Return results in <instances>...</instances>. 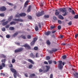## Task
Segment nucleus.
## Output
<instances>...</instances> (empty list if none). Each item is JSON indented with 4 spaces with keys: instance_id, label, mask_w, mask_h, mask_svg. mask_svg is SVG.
<instances>
[{
    "instance_id": "obj_5",
    "label": "nucleus",
    "mask_w": 78,
    "mask_h": 78,
    "mask_svg": "<svg viewBox=\"0 0 78 78\" xmlns=\"http://www.w3.org/2000/svg\"><path fill=\"white\" fill-rule=\"evenodd\" d=\"M23 50V48H21L17 49H16L15 50V53H19V52H21Z\"/></svg>"
},
{
    "instance_id": "obj_21",
    "label": "nucleus",
    "mask_w": 78,
    "mask_h": 78,
    "mask_svg": "<svg viewBox=\"0 0 78 78\" xmlns=\"http://www.w3.org/2000/svg\"><path fill=\"white\" fill-rule=\"evenodd\" d=\"M16 23L15 21H12V22H11L10 23V25H12V24H14V25H16Z\"/></svg>"
},
{
    "instance_id": "obj_1",
    "label": "nucleus",
    "mask_w": 78,
    "mask_h": 78,
    "mask_svg": "<svg viewBox=\"0 0 78 78\" xmlns=\"http://www.w3.org/2000/svg\"><path fill=\"white\" fill-rule=\"evenodd\" d=\"M10 70L12 72H13V73H14L13 74V76L14 78H17V71L16 70L13 68H10Z\"/></svg>"
},
{
    "instance_id": "obj_48",
    "label": "nucleus",
    "mask_w": 78,
    "mask_h": 78,
    "mask_svg": "<svg viewBox=\"0 0 78 78\" xmlns=\"http://www.w3.org/2000/svg\"><path fill=\"white\" fill-rule=\"evenodd\" d=\"M66 55H63L62 57L63 59H65L66 58Z\"/></svg>"
},
{
    "instance_id": "obj_38",
    "label": "nucleus",
    "mask_w": 78,
    "mask_h": 78,
    "mask_svg": "<svg viewBox=\"0 0 78 78\" xmlns=\"http://www.w3.org/2000/svg\"><path fill=\"white\" fill-rule=\"evenodd\" d=\"M39 30V29L38 28V27L37 26H36L35 27V31H38V30Z\"/></svg>"
},
{
    "instance_id": "obj_14",
    "label": "nucleus",
    "mask_w": 78,
    "mask_h": 78,
    "mask_svg": "<svg viewBox=\"0 0 78 78\" xmlns=\"http://www.w3.org/2000/svg\"><path fill=\"white\" fill-rule=\"evenodd\" d=\"M46 69L45 70V72H48L49 71V70H50V66H46Z\"/></svg>"
},
{
    "instance_id": "obj_46",
    "label": "nucleus",
    "mask_w": 78,
    "mask_h": 78,
    "mask_svg": "<svg viewBox=\"0 0 78 78\" xmlns=\"http://www.w3.org/2000/svg\"><path fill=\"white\" fill-rule=\"evenodd\" d=\"M58 30H60L61 29V26H58Z\"/></svg>"
},
{
    "instance_id": "obj_61",
    "label": "nucleus",
    "mask_w": 78,
    "mask_h": 78,
    "mask_svg": "<svg viewBox=\"0 0 78 78\" xmlns=\"http://www.w3.org/2000/svg\"><path fill=\"white\" fill-rule=\"evenodd\" d=\"M66 44H67L66 43H62L61 44L62 45H66Z\"/></svg>"
},
{
    "instance_id": "obj_6",
    "label": "nucleus",
    "mask_w": 78,
    "mask_h": 78,
    "mask_svg": "<svg viewBox=\"0 0 78 78\" xmlns=\"http://www.w3.org/2000/svg\"><path fill=\"white\" fill-rule=\"evenodd\" d=\"M37 40V38H34L33 41L31 42L30 45H33L35 43V42H36V41Z\"/></svg>"
},
{
    "instance_id": "obj_13",
    "label": "nucleus",
    "mask_w": 78,
    "mask_h": 78,
    "mask_svg": "<svg viewBox=\"0 0 78 78\" xmlns=\"http://www.w3.org/2000/svg\"><path fill=\"white\" fill-rule=\"evenodd\" d=\"M73 75L74 77H76V78H78V73H76L75 74V73H73Z\"/></svg>"
},
{
    "instance_id": "obj_30",
    "label": "nucleus",
    "mask_w": 78,
    "mask_h": 78,
    "mask_svg": "<svg viewBox=\"0 0 78 78\" xmlns=\"http://www.w3.org/2000/svg\"><path fill=\"white\" fill-rule=\"evenodd\" d=\"M46 60H49V59H50V57L49 56H47L46 57Z\"/></svg>"
},
{
    "instance_id": "obj_47",
    "label": "nucleus",
    "mask_w": 78,
    "mask_h": 78,
    "mask_svg": "<svg viewBox=\"0 0 78 78\" xmlns=\"http://www.w3.org/2000/svg\"><path fill=\"white\" fill-rule=\"evenodd\" d=\"M58 23H59V24H61L62 21L60 20H58Z\"/></svg>"
},
{
    "instance_id": "obj_32",
    "label": "nucleus",
    "mask_w": 78,
    "mask_h": 78,
    "mask_svg": "<svg viewBox=\"0 0 78 78\" xmlns=\"http://www.w3.org/2000/svg\"><path fill=\"white\" fill-rule=\"evenodd\" d=\"M20 15H15V17H16V18H20Z\"/></svg>"
},
{
    "instance_id": "obj_41",
    "label": "nucleus",
    "mask_w": 78,
    "mask_h": 78,
    "mask_svg": "<svg viewBox=\"0 0 78 78\" xmlns=\"http://www.w3.org/2000/svg\"><path fill=\"white\" fill-rule=\"evenodd\" d=\"M34 49L35 50H38V47H35L34 48Z\"/></svg>"
},
{
    "instance_id": "obj_34",
    "label": "nucleus",
    "mask_w": 78,
    "mask_h": 78,
    "mask_svg": "<svg viewBox=\"0 0 78 78\" xmlns=\"http://www.w3.org/2000/svg\"><path fill=\"white\" fill-rule=\"evenodd\" d=\"M48 62L49 64H52V60H48Z\"/></svg>"
},
{
    "instance_id": "obj_23",
    "label": "nucleus",
    "mask_w": 78,
    "mask_h": 78,
    "mask_svg": "<svg viewBox=\"0 0 78 78\" xmlns=\"http://www.w3.org/2000/svg\"><path fill=\"white\" fill-rule=\"evenodd\" d=\"M18 34V32H16V33H15L12 35V37H16L17 35Z\"/></svg>"
},
{
    "instance_id": "obj_63",
    "label": "nucleus",
    "mask_w": 78,
    "mask_h": 78,
    "mask_svg": "<svg viewBox=\"0 0 78 78\" xmlns=\"http://www.w3.org/2000/svg\"><path fill=\"white\" fill-rule=\"evenodd\" d=\"M15 44L17 45H20V43H18V42L15 43Z\"/></svg>"
},
{
    "instance_id": "obj_29",
    "label": "nucleus",
    "mask_w": 78,
    "mask_h": 78,
    "mask_svg": "<svg viewBox=\"0 0 78 78\" xmlns=\"http://www.w3.org/2000/svg\"><path fill=\"white\" fill-rule=\"evenodd\" d=\"M46 43L48 45H50V41L48 40H47L46 41Z\"/></svg>"
},
{
    "instance_id": "obj_59",
    "label": "nucleus",
    "mask_w": 78,
    "mask_h": 78,
    "mask_svg": "<svg viewBox=\"0 0 78 78\" xmlns=\"http://www.w3.org/2000/svg\"><path fill=\"white\" fill-rule=\"evenodd\" d=\"M39 71L40 72V73H41V72H42V69H40L39 70Z\"/></svg>"
},
{
    "instance_id": "obj_16",
    "label": "nucleus",
    "mask_w": 78,
    "mask_h": 78,
    "mask_svg": "<svg viewBox=\"0 0 78 78\" xmlns=\"http://www.w3.org/2000/svg\"><path fill=\"white\" fill-rule=\"evenodd\" d=\"M50 34H51V32L50 31H48L45 33V35H47V36Z\"/></svg>"
},
{
    "instance_id": "obj_33",
    "label": "nucleus",
    "mask_w": 78,
    "mask_h": 78,
    "mask_svg": "<svg viewBox=\"0 0 78 78\" xmlns=\"http://www.w3.org/2000/svg\"><path fill=\"white\" fill-rule=\"evenodd\" d=\"M33 65L31 64L29 65L28 69H31L33 67Z\"/></svg>"
},
{
    "instance_id": "obj_58",
    "label": "nucleus",
    "mask_w": 78,
    "mask_h": 78,
    "mask_svg": "<svg viewBox=\"0 0 78 78\" xmlns=\"http://www.w3.org/2000/svg\"><path fill=\"white\" fill-rule=\"evenodd\" d=\"M0 74V75H1V76H2V75H3V76H5V74H4L3 73H1Z\"/></svg>"
},
{
    "instance_id": "obj_11",
    "label": "nucleus",
    "mask_w": 78,
    "mask_h": 78,
    "mask_svg": "<svg viewBox=\"0 0 78 78\" xmlns=\"http://www.w3.org/2000/svg\"><path fill=\"white\" fill-rule=\"evenodd\" d=\"M27 61L28 62H30L31 64H34V62L33 61V60L30 59H28L27 60Z\"/></svg>"
},
{
    "instance_id": "obj_25",
    "label": "nucleus",
    "mask_w": 78,
    "mask_h": 78,
    "mask_svg": "<svg viewBox=\"0 0 78 78\" xmlns=\"http://www.w3.org/2000/svg\"><path fill=\"white\" fill-rule=\"evenodd\" d=\"M9 30H14V28L13 27H11L9 28Z\"/></svg>"
},
{
    "instance_id": "obj_7",
    "label": "nucleus",
    "mask_w": 78,
    "mask_h": 78,
    "mask_svg": "<svg viewBox=\"0 0 78 78\" xmlns=\"http://www.w3.org/2000/svg\"><path fill=\"white\" fill-rule=\"evenodd\" d=\"M59 64L58 66V68L59 69H62V61H58Z\"/></svg>"
},
{
    "instance_id": "obj_35",
    "label": "nucleus",
    "mask_w": 78,
    "mask_h": 78,
    "mask_svg": "<svg viewBox=\"0 0 78 78\" xmlns=\"http://www.w3.org/2000/svg\"><path fill=\"white\" fill-rule=\"evenodd\" d=\"M0 16H1V17H4V16H5V14L4 13L0 14Z\"/></svg>"
},
{
    "instance_id": "obj_62",
    "label": "nucleus",
    "mask_w": 78,
    "mask_h": 78,
    "mask_svg": "<svg viewBox=\"0 0 78 78\" xmlns=\"http://www.w3.org/2000/svg\"><path fill=\"white\" fill-rule=\"evenodd\" d=\"M44 64H48V62H46V61H45L44 62Z\"/></svg>"
},
{
    "instance_id": "obj_26",
    "label": "nucleus",
    "mask_w": 78,
    "mask_h": 78,
    "mask_svg": "<svg viewBox=\"0 0 78 78\" xmlns=\"http://www.w3.org/2000/svg\"><path fill=\"white\" fill-rule=\"evenodd\" d=\"M52 49V50L54 52L56 51H58V49L56 48H53Z\"/></svg>"
},
{
    "instance_id": "obj_2",
    "label": "nucleus",
    "mask_w": 78,
    "mask_h": 78,
    "mask_svg": "<svg viewBox=\"0 0 78 78\" xmlns=\"http://www.w3.org/2000/svg\"><path fill=\"white\" fill-rule=\"evenodd\" d=\"M60 11L62 12H65L64 14H63L62 16H67V10L66 9V8H61L60 9Z\"/></svg>"
},
{
    "instance_id": "obj_39",
    "label": "nucleus",
    "mask_w": 78,
    "mask_h": 78,
    "mask_svg": "<svg viewBox=\"0 0 78 78\" xmlns=\"http://www.w3.org/2000/svg\"><path fill=\"white\" fill-rule=\"evenodd\" d=\"M2 31H6V29L5 27H3L2 28Z\"/></svg>"
},
{
    "instance_id": "obj_45",
    "label": "nucleus",
    "mask_w": 78,
    "mask_h": 78,
    "mask_svg": "<svg viewBox=\"0 0 78 78\" xmlns=\"http://www.w3.org/2000/svg\"><path fill=\"white\" fill-rule=\"evenodd\" d=\"M2 66L3 67H5V64L4 63H2Z\"/></svg>"
},
{
    "instance_id": "obj_19",
    "label": "nucleus",
    "mask_w": 78,
    "mask_h": 78,
    "mask_svg": "<svg viewBox=\"0 0 78 78\" xmlns=\"http://www.w3.org/2000/svg\"><path fill=\"white\" fill-rule=\"evenodd\" d=\"M59 14V12H58V10H55V15L56 16H58Z\"/></svg>"
},
{
    "instance_id": "obj_9",
    "label": "nucleus",
    "mask_w": 78,
    "mask_h": 78,
    "mask_svg": "<svg viewBox=\"0 0 78 78\" xmlns=\"http://www.w3.org/2000/svg\"><path fill=\"white\" fill-rule=\"evenodd\" d=\"M13 21H16V22H23V21L22 19H21L20 18L18 19L16 18L14 19H13Z\"/></svg>"
},
{
    "instance_id": "obj_31",
    "label": "nucleus",
    "mask_w": 78,
    "mask_h": 78,
    "mask_svg": "<svg viewBox=\"0 0 78 78\" xmlns=\"http://www.w3.org/2000/svg\"><path fill=\"white\" fill-rule=\"evenodd\" d=\"M15 62H16V60H15L14 59H12V64H13V63H14Z\"/></svg>"
},
{
    "instance_id": "obj_40",
    "label": "nucleus",
    "mask_w": 78,
    "mask_h": 78,
    "mask_svg": "<svg viewBox=\"0 0 78 78\" xmlns=\"http://www.w3.org/2000/svg\"><path fill=\"white\" fill-rule=\"evenodd\" d=\"M1 56L3 58H6V56L4 54H2L1 55Z\"/></svg>"
},
{
    "instance_id": "obj_44",
    "label": "nucleus",
    "mask_w": 78,
    "mask_h": 78,
    "mask_svg": "<svg viewBox=\"0 0 78 78\" xmlns=\"http://www.w3.org/2000/svg\"><path fill=\"white\" fill-rule=\"evenodd\" d=\"M71 13L73 15H74V14H75V11L73 10H72Z\"/></svg>"
},
{
    "instance_id": "obj_37",
    "label": "nucleus",
    "mask_w": 78,
    "mask_h": 78,
    "mask_svg": "<svg viewBox=\"0 0 78 78\" xmlns=\"http://www.w3.org/2000/svg\"><path fill=\"white\" fill-rule=\"evenodd\" d=\"M53 19L55 21H56V20H57V18H56L55 16H54L53 17Z\"/></svg>"
},
{
    "instance_id": "obj_50",
    "label": "nucleus",
    "mask_w": 78,
    "mask_h": 78,
    "mask_svg": "<svg viewBox=\"0 0 78 78\" xmlns=\"http://www.w3.org/2000/svg\"><path fill=\"white\" fill-rule=\"evenodd\" d=\"M38 26L40 28H41V23H38Z\"/></svg>"
},
{
    "instance_id": "obj_28",
    "label": "nucleus",
    "mask_w": 78,
    "mask_h": 78,
    "mask_svg": "<svg viewBox=\"0 0 78 78\" xmlns=\"http://www.w3.org/2000/svg\"><path fill=\"white\" fill-rule=\"evenodd\" d=\"M74 19H78V14L76 15L74 17Z\"/></svg>"
},
{
    "instance_id": "obj_15",
    "label": "nucleus",
    "mask_w": 78,
    "mask_h": 78,
    "mask_svg": "<svg viewBox=\"0 0 78 78\" xmlns=\"http://www.w3.org/2000/svg\"><path fill=\"white\" fill-rule=\"evenodd\" d=\"M31 11V6H29L27 10V12H30Z\"/></svg>"
},
{
    "instance_id": "obj_36",
    "label": "nucleus",
    "mask_w": 78,
    "mask_h": 78,
    "mask_svg": "<svg viewBox=\"0 0 78 78\" xmlns=\"http://www.w3.org/2000/svg\"><path fill=\"white\" fill-rule=\"evenodd\" d=\"M21 36L22 38L23 39H26V37H25V36H23V35H21Z\"/></svg>"
},
{
    "instance_id": "obj_54",
    "label": "nucleus",
    "mask_w": 78,
    "mask_h": 78,
    "mask_svg": "<svg viewBox=\"0 0 78 78\" xmlns=\"http://www.w3.org/2000/svg\"><path fill=\"white\" fill-rule=\"evenodd\" d=\"M8 4L10 6H13L14 5H13V4H12L11 3H8Z\"/></svg>"
},
{
    "instance_id": "obj_52",
    "label": "nucleus",
    "mask_w": 78,
    "mask_h": 78,
    "mask_svg": "<svg viewBox=\"0 0 78 78\" xmlns=\"http://www.w3.org/2000/svg\"><path fill=\"white\" fill-rule=\"evenodd\" d=\"M9 25H7L5 26L6 28H9Z\"/></svg>"
},
{
    "instance_id": "obj_64",
    "label": "nucleus",
    "mask_w": 78,
    "mask_h": 78,
    "mask_svg": "<svg viewBox=\"0 0 78 78\" xmlns=\"http://www.w3.org/2000/svg\"><path fill=\"white\" fill-rule=\"evenodd\" d=\"M24 75L25 76H26V77H28V74H24Z\"/></svg>"
},
{
    "instance_id": "obj_42",
    "label": "nucleus",
    "mask_w": 78,
    "mask_h": 78,
    "mask_svg": "<svg viewBox=\"0 0 78 78\" xmlns=\"http://www.w3.org/2000/svg\"><path fill=\"white\" fill-rule=\"evenodd\" d=\"M44 18H49V15H45L44 16Z\"/></svg>"
},
{
    "instance_id": "obj_56",
    "label": "nucleus",
    "mask_w": 78,
    "mask_h": 78,
    "mask_svg": "<svg viewBox=\"0 0 78 78\" xmlns=\"http://www.w3.org/2000/svg\"><path fill=\"white\" fill-rule=\"evenodd\" d=\"M53 62L54 63V64H55V65H56V64H57V62H56V61H53Z\"/></svg>"
},
{
    "instance_id": "obj_8",
    "label": "nucleus",
    "mask_w": 78,
    "mask_h": 78,
    "mask_svg": "<svg viewBox=\"0 0 78 78\" xmlns=\"http://www.w3.org/2000/svg\"><path fill=\"white\" fill-rule=\"evenodd\" d=\"M6 10V8L5 6L0 7V11H5Z\"/></svg>"
},
{
    "instance_id": "obj_60",
    "label": "nucleus",
    "mask_w": 78,
    "mask_h": 78,
    "mask_svg": "<svg viewBox=\"0 0 78 78\" xmlns=\"http://www.w3.org/2000/svg\"><path fill=\"white\" fill-rule=\"evenodd\" d=\"M3 69V66L2 65L0 66V70H2Z\"/></svg>"
},
{
    "instance_id": "obj_4",
    "label": "nucleus",
    "mask_w": 78,
    "mask_h": 78,
    "mask_svg": "<svg viewBox=\"0 0 78 78\" xmlns=\"http://www.w3.org/2000/svg\"><path fill=\"white\" fill-rule=\"evenodd\" d=\"M1 22L2 23V25L3 26H5L8 23L9 21H6L5 22V20H2Z\"/></svg>"
},
{
    "instance_id": "obj_17",
    "label": "nucleus",
    "mask_w": 78,
    "mask_h": 78,
    "mask_svg": "<svg viewBox=\"0 0 78 78\" xmlns=\"http://www.w3.org/2000/svg\"><path fill=\"white\" fill-rule=\"evenodd\" d=\"M30 57L31 58H34L35 56L34 55H33V53H31V54L30 55Z\"/></svg>"
},
{
    "instance_id": "obj_22",
    "label": "nucleus",
    "mask_w": 78,
    "mask_h": 78,
    "mask_svg": "<svg viewBox=\"0 0 78 78\" xmlns=\"http://www.w3.org/2000/svg\"><path fill=\"white\" fill-rule=\"evenodd\" d=\"M58 18L60 19H61L62 20H63L64 19V17L62 16V15H59L58 16Z\"/></svg>"
},
{
    "instance_id": "obj_24",
    "label": "nucleus",
    "mask_w": 78,
    "mask_h": 78,
    "mask_svg": "<svg viewBox=\"0 0 78 78\" xmlns=\"http://www.w3.org/2000/svg\"><path fill=\"white\" fill-rule=\"evenodd\" d=\"M13 17L12 16H10L8 19V20L9 21H11V19H12Z\"/></svg>"
},
{
    "instance_id": "obj_53",
    "label": "nucleus",
    "mask_w": 78,
    "mask_h": 78,
    "mask_svg": "<svg viewBox=\"0 0 78 78\" xmlns=\"http://www.w3.org/2000/svg\"><path fill=\"white\" fill-rule=\"evenodd\" d=\"M31 37L30 36V35H27V38H28V39H31Z\"/></svg>"
},
{
    "instance_id": "obj_10",
    "label": "nucleus",
    "mask_w": 78,
    "mask_h": 78,
    "mask_svg": "<svg viewBox=\"0 0 78 78\" xmlns=\"http://www.w3.org/2000/svg\"><path fill=\"white\" fill-rule=\"evenodd\" d=\"M24 47H25V48H26L27 50H29V49H30L31 48L30 46L28 44H25L24 45Z\"/></svg>"
},
{
    "instance_id": "obj_18",
    "label": "nucleus",
    "mask_w": 78,
    "mask_h": 78,
    "mask_svg": "<svg viewBox=\"0 0 78 78\" xmlns=\"http://www.w3.org/2000/svg\"><path fill=\"white\" fill-rule=\"evenodd\" d=\"M28 2H29V1H27L26 2H25L24 4V7H27V6L28 5L27 4L28 3Z\"/></svg>"
},
{
    "instance_id": "obj_27",
    "label": "nucleus",
    "mask_w": 78,
    "mask_h": 78,
    "mask_svg": "<svg viewBox=\"0 0 78 78\" xmlns=\"http://www.w3.org/2000/svg\"><path fill=\"white\" fill-rule=\"evenodd\" d=\"M27 17L29 19H30V20H31L32 19V17L30 15H28L27 16Z\"/></svg>"
},
{
    "instance_id": "obj_51",
    "label": "nucleus",
    "mask_w": 78,
    "mask_h": 78,
    "mask_svg": "<svg viewBox=\"0 0 78 78\" xmlns=\"http://www.w3.org/2000/svg\"><path fill=\"white\" fill-rule=\"evenodd\" d=\"M72 21H70L69 23H68V24L69 25H72Z\"/></svg>"
},
{
    "instance_id": "obj_12",
    "label": "nucleus",
    "mask_w": 78,
    "mask_h": 78,
    "mask_svg": "<svg viewBox=\"0 0 78 78\" xmlns=\"http://www.w3.org/2000/svg\"><path fill=\"white\" fill-rule=\"evenodd\" d=\"M26 15V13H22L19 14V15L20 17H23V16L25 17Z\"/></svg>"
},
{
    "instance_id": "obj_55",
    "label": "nucleus",
    "mask_w": 78,
    "mask_h": 78,
    "mask_svg": "<svg viewBox=\"0 0 78 78\" xmlns=\"http://www.w3.org/2000/svg\"><path fill=\"white\" fill-rule=\"evenodd\" d=\"M78 34H76L75 35V38H77V37H78Z\"/></svg>"
},
{
    "instance_id": "obj_57",
    "label": "nucleus",
    "mask_w": 78,
    "mask_h": 78,
    "mask_svg": "<svg viewBox=\"0 0 78 78\" xmlns=\"http://www.w3.org/2000/svg\"><path fill=\"white\" fill-rule=\"evenodd\" d=\"M55 28V26H51L50 27V28L51 29V30H52V29H53V28Z\"/></svg>"
},
{
    "instance_id": "obj_49",
    "label": "nucleus",
    "mask_w": 78,
    "mask_h": 78,
    "mask_svg": "<svg viewBox=\"0 0 78 78\" xmlns=\"http://www.w3.org/2000/svg\"><path fill=\"white\" fill-rule=\"evenodd\" d=\"M6 37L7 38H8V39H9V37H10V36L8 34L6 35Z\"/></svg>"
},
{
    "instance_id": "obj_3",
    "label": "nucleus",
    "mask_w": 78,
    "mask_h": 78,
    "mask_svg": "<svg viewBox=\"0 0 78 78\" xmlns=\"http://www.w3.org/2000/svg\"><path fill=\"white\" fill-rule=\"evenodd\" d=\"M44 14V12L43 11H41L40 12H38V13L36 14V16L37 17H40V16H42Z\"/></svg>"
},
{
    "instance_id": "obj_20",
    "label": "nucleus",
    "mask_w": 78,
    "mask_h": 78,
    "mask_svg": "<svg viewBox=\"0 0 78 78\" xmlns=\"http://www.w3.org/2000/svg\"><path fill=\"white\" fill-rule=\"evenodd\" d=\"M35 76L36 74L34 73H33L30 74V78H32L33 77H34V76Z\"/></svg>"
},
{
    "instance_id": "obj_43",
    "label": "nucleus",
    "mask_w": 78,
    "mask_h": 78,
    "mask_svg": "<svg viewBox=\"0 0 78 78\" xmlns=\"http://www.w3.org/2000/svg\"><path fill=\"white\" fill-rule=\"evenodd\" d=\"M6 61V59H2V62H4V63H5V61Z\"/></svg>"
}]
</instances>
